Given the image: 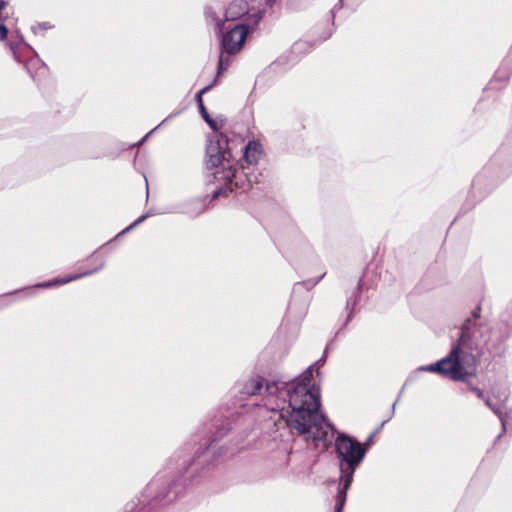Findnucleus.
Segmentation results:
<instances>
[{
    "label": "nucleus",
    "instance_id": "18",
    "mask_svg": "<svg viewBox=\"0 0 512 512\" xmlns=\"http://www.w3.org/2000/svg\"><path fill=\"white\" fill-rule=\"evenodd\" d=\"M344 7V0H338V2L330 10L332 26L334 25L336 13Z\"/></svg>",
    "mask_w": 512,
    "mask_h": 512
},
{
    "label": "nucleus",
    "instance_id": "7",
    "mask_svg": "<svg viewBox=\"0 0 512 512\" xmlns=\"http://www.w3.org/2000/svg\"><path fill=\"white\" fill-rule=\"evenodd\" d=\"M325 273L301 282L295 283L292 291V300L288 306L287 315L294 320H302L308 311L309 295L308 291L317 285Z\"/></svg>",
    "mask_w": 512,
    "mask_h": 512
},
{
    "label": "nucleus",
    "instance_id": "13",
    "mask_svg": "<svg viewBox=\"0 0 512 512\" xmlns=\"http://www.w3.org/2000/svg\"><path fill=\"white\" fill-rule=\"evenodd\" d=\"M492 411L499 418V420L501 422L502 431L497 437L499 439L506 432V423H507V420L509 418H511V411L503 412L500 405H497Z\"/></svg>",
    "mask_w": 512,
    "mask_h": 512
},
{
    "label": "nucleus",
    "instance_id": "6",
    "mask_svg": "<svg viewBox=\"0 0 512 512\" xmlns=\"http://www.w3.org/2000/svg\"><path fill=\"white\" fill-rule=\"evenodd\" d=\"M279 0H253L249 4L247 0H232L226 7V22L245 21L251 14L259 12L261 20L268 10L272 9Z\"/></svg>",
    "mask_w": 512,
    "mask_h": 512
},
{
    "label": "nucleus",
    "instance_id": "4",
    "mask_svg": "<svg viewBox=\"0 0 512 512\" xmlns=\"http://www.w3.org/2000/svg\"><path fill=\"white\" fill-rule=\"evenodd\" d=\"M457 347H451L450 352L441 360L418 368L419 371L433 372L452 381H466L474 377V363L469 355L458 357Z\"/></svg>",
    "mask_w": 512,
    "mask_h": 512
},
{
    "label": "nucleus",
    "instance_id": "21",
    "mask_svg": "<svg viewBox=\"0 0 512 512\" xmlns=\"http://www.w3.org/2000/svg\"><path fill=\"white\" fill-rule=\"evenodd\" d=\"M328 348H329V345H327V346H326L325 351H324V354H326V353H327ZM324 356H325V355H323V356H322V357H321V358H320V359L315 363V365H317V364H321V365H323V364H324V362H325V358H324Z\"/></svg>",
    "mask_w": 512,
    "mask_h": 512
},
{
    "label": "nucleus",
    "instance_id": "23",
    "mask_svg": "<svg viewBox=\"0 0 512 512\" xmlns=\"http://www.w3.org/2000/svg\"><path fill=\"white\" fill-rule=\"evenodd\" d=\"M333 34V28H330L328 30V32L325 33V35L323 36L322 40H327L328 38H330Z\"/></svg>",
    "mask_w": 512,
    "mask_h": 512
},
{
    "label": "nucleus",
    "instance_id": "12",
    "mask_svg": "<svg viewBox=\"0 0 512 512\" xmlns=\"http://www.w3.org/2000/svg\"><path fill=\"white\" fill-rule=\"evenodd\" d=\"M368 288L369 287L367 286L365 279L361 278L358 281V284H357V287H356V291L351 296H349L347 298V301H346V311L348 312V315H347V319H346V322H345L344 325H346L352 319V317H353L356 305L359 302L358 295L361 292H363L364 290H367Z\"/></svg>",
    "mask_w": 512,
    "mask_h": 512
},
{
    "label": "nucleus",
    "instance_id": "10",
    "mask_svg": "<svg viewBox=\"0 0 512 512\" xmlns=\"http://www.w3.org/2000/svg\"><path fill=\"white\" fill-rule=\"evenodd\" d=\"M263 155L262 145L255 141H249L243 149V157L248 165H256Z\"/></svg>",
    "mask_w": 512,
    "mask_h": 512
},
{
    "label": "nucleus",
    "instance_id": "19",
    "mask_svg": "<svg viewBox=\"0 0 512 512\" xmlns=\"http://www.w3.org/2000/svg\"><path fill=\"white\" fill-rule=\"evenodd\" d=\"M8 30L6 26L0 24V39L4 40L7 37Z\"/></svg>",
    "mask_w": 512,
    "mask_h": 512
},
{
    "label": "nucleus",
    "instance_id": "17",
    "mask_svg": "<svg viewBox=\"0 0 512 512\" xmlns=\"http://www.w3.org/2000/svg\"><path fill=\"white\" fill-rule=\"evenodd\" d=\"M485 173L484 171L479 173L472 182L473 192L479 191L484 183Z\"/></svg>",
    "mask_w": 512,
    "mask_h": 512
},
{
    "label": "nucleus",
    "instance_id": "26",
    "mask_svg": "<svg viewBox=\"0 0 512 512\" xmlns=\"http://www.w3.org/2000/svg\"><path fill=\"white\" fill-rule=\"evenodd\" d=\"M228 142V140L226 139V143ZM225 153L227 154L228 153V147L226 146V150H225Z\"/></svg>",
    "mask_w": 512,
    "mask_h": 512
},
{
    "label": "nucleus",
    "instance_id": "16",
    "mask_svg": "<svg viewBox=\"0 0 512 512\" xmlns=\"http://www.w3.org/2000/svg\"><path fill=\"white\" fill-rule=\"evenodd\" d=\"M463 383H465L468 387V389L472 392L475 393V395L479 398V399H482L485 401V399L487 398V396H485L484 392L477 386L473 385V383L471 382V378H467L466 381H462Z\"/></svg>",
    "mask_w": 512,
    "mask_h": 512
},
{
    "label": "nucleus",
    "instance_id": "9",
    "mask_svg": "<svg viewBox=\"0 0 512 512\" xmlns=\"http://www.w3.org/2000/svg\"><path fill=\"white\" fill-rule=\"evenodd\" d=\"M206 165L208 168H216L222 165L224 153L220 145V136L214 134L208 140Z\"/></svg>",
    "mask_w": 512,
    "mask_h": 512
},
{
    "label": "nucleus",
    "instance_id": "2",
    "mask_svg": "<svg viewBox=\"0 0 512 512\" xmlns=\"http://www.w3.org/2000/svg\"><path fill=\"white\" fill-rule=\"evenodd\" d=\"M326 419L328 418L326 417ZM327 421L334 426L329 420ZM305 435H307V439H312L314 442L317 441L313 439L312 433H306ZM334 437V449L340 472L338 490L335 496L334 512H342L347 499V491L353 482L355 471L363 462L368 448L361 445L357 439L348 434L337 432L335 427H333L331 438L325 442H331ZM319 441L323 442L322 440Z\"/></svg>",
    "mask_w": 512,
    "mask_h": 512
},
{
    "label": "nucleus",
    "instance_id": "11",
    "mask_svg": "<svg viewBox=\"0 0 512 512\" xmlns=\"http://www.w3.org/2000/svg\"><path fill=\"white\" fill-rule=\"evenodd\" d=\"M511 56H512V52L509 54V56L504 60V62L501 64V66L495 72L492 80L489 83L490 89H498L499 86H497V82L505 83L509 79V77L512 73V64L509 61Z\"/></svg>",
    "mask_w": 512,
    "mask_h": 512
},
{
    "label": "nucleus",
    "instance_id": "8",
    "mask_svg": "<svg viewBox=\"0 0 512 512\" xmlns=\"http://www.w3.org/2000/svg\"><path fill=\"white\" fill-rule=\"evenodd\" d=\"M250 186V180L247 178L243 167L229 165L226 167V193L237 192L238 189L245 191Z\"/></svg>",
    "mask_w": 512,
    "mask_h": 512
},
{
    "label": "nucleus",
    "instance_id": "24",
    "mask_svg": "<svg viewBox=\"0 0 512 512\" xmlns=\"http://www.w3.org/2000/svg\"><path fill=\"white\" fill-rule=\"evenodd\" d=\"M304 43L303 42H296L293 46V49L294 50H299L301 48V46H303Z\"/></svg>",
    "mask_w": 512,
    "mask_h": 512
},
{
    "label": "nucleus",
    "instance_id": "22",
    "mask_svg": "<svg viewBox=\"0 0 512 512\" xmlns=\"http://www.w3.org/2000/svg\"><path fill=\"white\" fill-rule=\"evenodd\" d=\"M219 42L221 49H224V35L221 33V30L219 31Z\"/></svg>",
    "mask_w": 512,
    "mask_h": 512
},
{
    "label": "nucleus",
    "instance_id": "25",
    "mask_svg": "<svg viewBox=\"0 0 512 512\" xmlns=\"http://www.w3.org/2000/svg\"><path fill=\"white\" fill-rule=\"evenodd\" d=\"M79 276H75L73 278H70V279H64V280H61V281H58L59 283H67L68 281L70 280H73V279H77Z\"/></svg>",
    "mask_w": 512,
    "mask_h": 512
},
{
    "label": "nucleus",
    "instance_id": "15",
    "mask_svg": "<svg viewBox=\"0 0 512 512\" xmlns=\"http://www.w3.org/2000/svg\"><path fill=\"white\" fill-rule=\"evenodd\" d=\"M400 393H402V391H401ZM400 396H401V394H399L398 398H400ZM398 400H399V399H397V400L392 404V408H391V416H390L388 419L384 420V421L380 424L379 428H378L374 433H372V434L367 438V440H366L364 443H361V445H364V446H366V447L369 449V446H370V443H371V441H372L373 436H374V435H375V434H376V433H377V432H378V431H379V430H380V429H381V428H382V427H383V426H384V425H385V424L390 420V418L394 415V413H395V408H396V404H397Z\"/></svg>",
    "mask_w": 512,
    "mask_h": 512
},
{
    "label": "nucleus",
    "instance_id": "20",
    "mask_svg": "<svg viewBox=\"0 0 512 512\" xmlns=\"http://www.w3.org/2000/svg\"><path fill=\"white\" fill-rule=\"evenodd\" d=\"M484 402L487 405V407H489L491 410H493L497 406L491 401L489 397H487Z\"/></svg>",
    "mask_w": 512,
    "mask_h": 512
},
{
    "label": "nucleus",
    "instance_id": "3",
    "mask_svg": "<svg viewBox=\"0 0 512 512\" xmlns=\"http://www.w3.org/2000/svg\"><path fill=\"white\" fill-rule=\"evenodd\" d=\"M481 305H477L471 315L460 326V335L452 347H457L458 357L466 355L472 357L474 363V377L477 375L478 359L474 352L481 356L486 352L495 357H502L505 353V339L491 341L492 329L480 321Z\"/></svg>",
    "mask_w": 512,
    "mask_h": 512
},
{
    "label": "nucleus",
    "instance_id": "14",
    "mask_svg": "<svg viewBox=\"0 0 512 512\" xmlns=\"http://www.w3.org/2000/svg\"><path fill=\"white\" fill-rule=\"evenodd\" d=\"M207 90V88H204L202 89L199 94L197 95L198 97V101H199V107H200V111H201V114L203 116V118L206 120V122L209 124V126L214 130V132H216L217 130V126H216V123L209 118V115L205 109V107L203 106V103H202V98H201V95Z\"/></svg>",
    "mask_w": 512,
    "mask_h": 512
},
{
    "label": "nucleus",
    "instance_id": "5",
    "mask_svg": "<svg viewBox=\"0 0 512 512\" xmlns=\"http://www.w3.org/2000/svg\"><path fill=\"white\" fill-rule=\"evenodd\" d=\"M261 22L259 12L253 13L245 21L226 25V55L239 53L249 34L254 33Z\"/></svg>",
    "mask_w": 512,
    "mask_h": 512
},
{
    "label": "nucleus",
    "instance_id": "1",
    "mask_svg": "<svg viewBox=\"0 0 512 512\" xmlns=\"http://www.w3.org/2000/svg\"><path fill=\"white\" fill-rule=\"evenodd\" d=\"M313 367L309 366L295 379L272 377L265 379L257 373L238 379L231 388L234 404L243 406L252 396L271 395L281 399L280 416L298 434L312 433L314 440L326 441L333 426L320 412L319 389L312 383Z\"/></svg>",
    "mask_w": 512,
    "mask_h": 512
}]
</instances>
